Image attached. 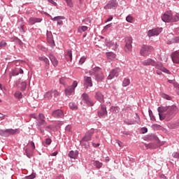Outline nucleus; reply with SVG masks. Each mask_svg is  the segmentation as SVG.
<instances>
[{"mask_svg": "<svg viewBox=\"0 0 179 179\" xmlns=\"http://www.w3.org/2000/svg\"><path fill=\"white\" fill-rule=\"evenodd\" d=\"M95 77H96V80L97 81H102L105 78L102 72L96 74V76Z\"/></svg>", "mask_w": 179, "mask_h": 179, "instance_id": "30", "label": "nucleus"}, {"mask_svg": "<svg viewBox=\"0 0 179 179\" xmlns=\"http://www.w3.org/2000/svg\"><path fill=\"white\" fill-rule=\"evenodd\" d=\"M38 59L40 61L44 62L46 64V67L49 66L50 62H49V59L46 57H45V56L39 57Z\"/></svg>", "mask_w": 179, "mask_h": 179, "instance_id": "28", "label": "nucleus"}, {"mask_svg": "<svg viewBox=\"0 0 179 179\" xmlns=\"http://www.w3.org/2000/svg\"><path fill=\"white\" fill-rule=\"evenodd\" d=\"M153 50V48L150 45H143L140 51L141 55L147 57Z\"/></svg>", "mask_w": 179, "mask_h": 179, "instance_id": "3", "label": "nucleus"}, {"mask_svg": "<svg viewBox=\"0 0 179 179\" xmlns=\"http://www.w3.org/2000/svg\"><path fill=\"white\" fill-rule=\"evenodd\" d=\"M38 125L40 127V129H43V128H45L47 123L45 120H41V121H38Z\"/></svg>", "mask_w": 179, "mask_h": 179, "instance_id": "31", "label": "nucleus"}, {"mask_svg": "<svg viewBox=\"0 0 179 179\" xmlns=\"http://www.w3.org/2000/svg\"><path fill=\"white\" fill-rule=\"evenodd\" d=\"M52 115L54 118H64V112L60 109L53 111Z\"/></svg>", "mask_w": 179, "mask_h": 179, "instance_id": "14", "label": "nucleus"}, {"mask_svg": "<svg viewBox=\"0 0 179 179\" xmlns=\"http://www.w3.org/2000/svg\"><path fill=\"white\" fill-rule=\"evenodd\" d=\"M129 84H130V80H129V79H124V80H123L122 85H123L124 87H127V86H128Z\"/></svg>", "mask_w": 179, "mask_h": 179, "instance_id": "36", "label": "nucleus"}, {"mask_svg": "<svg viewBox=\"0 0 179 179\" xmlns=\"http://www.w3.org/2000/svg\"><path fill=\"white\" fill-rule=\"evenodd\" d=\"M111 27V24H109L105 27V29H108Z\"/></svg>", "mask_w": 179, "mask_h": 179, "instance_id": "64", "label": "nucleus"}, {"mask_svg": "<svg viewBox=\"0 0 179 179\" xmlns=\"http://www.w3.org/2000/svg\"><path fill=\"white\" fill-rule=\"evenodd\" d=\"M93 134H94V133L92 131L87 132L85 134V136L80 141V145H84V146H89V143H87V142L91 141L92 136H93Z\"/></svg>", "mask_w": 179, "mask_h": 179, "instance_id": "5", "label": "nucleus"}, {"mask_svg": "<svg viewBox=\"0 0 179 179\" xmlns=\"http://www.w3.org/2000/svg\"><path fill=\"white\" fill-rule=\"evenodd\" d=\"M48 1H49L50 3H52L53 5L57 6V3L55 2L53 0H48Z\"/></svg>", "mask_w": 179, "mask_h": 179, "instance_id": "59", "label": "nucleus"}, {"mask_svg": "<svg viewBox=\"0 0 179 179\" xmlns=\"http://www.w3.org/2000/svg\"><path fill=\"white\" fill-rule=\"evenodd\" d=\"M162 21L165 23H173L179 21V15H173L171 11H166L162 17Z\"/></svg>", "mask_w": 179, "mask_h": 179, "instance_id": "1", "label": "nucleus"}, {"mask_svg": "<svg viewBox=\"0 0 179 179\" xmlns=\"http://www.w3.org/2000/svg\"><path fill=\"white\" fill-rule=\"evenodd\" d=\"M173 43H179V36H176L173 38Z\"/></svg>", "mask_w": 179, "mask_h": 179, "instance_id": "50", "label": "nucleus"}, {"mask_svg": "<svg viewBox=\"0 0 179 179\" xmlns=\"http://www.w3.org/2000/svg\"><path fill=\"white\" fill-rule=\"evenodd\" d=\"M94 166H96V169H100L103 166V163L99 161H94Z\"/></svg>", "mask_w": 179, "mask_h": 179, "instance_id": "32", "label": "nucleus"}, {"mask_svg": "<svg viewBox=\"0 0 179 179\" xmlns=\"http://www.w3.org/2000/svg\"><path fill=\"white\" fill-rule=\"evenodd\" d=\"M66 60L69 62H71L72 61V50H67V53H66Z\"/></svg>", "mask_w": 179, "mask_h": 179, "instance_id": "27", "label": "nucleus"}, {"mask_svg": "<svg viewBox=\"0 0 179 179\" xmlns=\"http://www.w3.org/2000/svg\"><path fill=\"white\" fill-rule=\"evenodd\" d=\"M63 19H65V17L63 16H57V17H55L54 18H52V20L54 22H57V24L59 25H62L63 22L62 20Z\"/></svg>", "mask_w": 179, "mask_h": 179, "instance_id": "24", "label": "nucleus"}, {"mask_svg": "<svg viewBox=\"0 0 179 179\" xmlns=\"http://www.w3.org/2000/svg\"><path fill=\"white\" fill-rule=\"evenodd\" d=\"M141 131L143 134H146L148 132V129L147 128H142Z\"/></svg>", "mask_w": 179, "mask_h": 179, "instance_id": "54", "label": "nucleus"}, {"mask_svg": "<svg viewBox=\"0 0 179 179\" xmlns=\"http://www.w3.org/2000/svg\"><path fill=\"white\" fill-rule=\"evenodd\" d=\"M101 69H100V67H94V69H92V70L90 71V75H95V77L96 76V75H98L99 73H101Z\"/></svg>", "mask_w": 179, "mask_h": 179, "instance_id": "21", "label": "nucleus"}, {"mask_svg": "<svg viewBox=\"0 0 179 179\" xmlns=\"http://www.w3.org/2000/svg\"><path fill=\"white\" fill-rule=\"evenodd\" d=\"M126 45L124 46V50L126 52H130L132 51V38L127 37L125 39Z\"/></svg>", "mask_w": 179, "mask_h": 179, "instance_id": "7", "label": "nucleus"}, {"mask_svg": "<svg viewBox=\"0 0 179 179\" xmlns=\"http://www.w3.org/2000/svg\"><path fill=\"white\" fill-rule=\"evenodd\" d=\"M30 117H31V118H34L35 120H36V114H31V115H30Z\"/></svg>", "mask_w": 179, "mask_h": 179, "instance_id": "60", "label": "nucleus"}, {"mask_svg": "<svg viewBox=\"0 0 179 179\" xmlns=\"http://www.w3.org/2000/svg\"><path fill=\"white\" fill-rule=\"evenodd\" d=\"M36 178V173H33L29 175V176H27V179H34Z\"/></svg>", "mask_w": 179, "mask_h": 179, "instance_id": "47", "label": "nucleus"}, {"mask_svg": "<svg viewBox=\"0 0 179 179\" xmlns=\"http://www.w3.org/2000/svg\"><path fill=\"white\" fill-rule=\"evenodd\" d=\"M52 143V140L50 138H46L45 140V143L48 145H50Z\"/></svg>", "mask_w": 179, "mask_h": 179, "instance_id": "49", "label": "nucleus"}, {"mask_svg": "<svg viewBox=\"0 0 179 179\" xmlns=\"http://www.w3.org/2000/svg\"><path fill=\"white\" fill-rule=\"evenodd\" d=\"M81 100L82 101H83L84 103H85L87 105H89L90 106H94V103L92 101L91 98L90 97V96L88 95V94L86 93H83L81 95Z\"/></svg>", "mask_w": 179, "mask_h": 179, "instance_id": "8", "label": "nucleus"}, {"mask_svg": "<svg viewBox=\"0 0 179 179\" xmlns=\"http://www.w3.org/2000/svg\"><path fill=\"white\" fill-rule=\"evenodd\" d=\"M49 58L50 59L52 64L54 65L55 67L57 66L58 65V60L56 59V57L53 55H50Z\"/></svg>", "mask_w": 179, "mask_h": 179, "instance_id": "26", "label": "nucleus"}, {"mask_svg": "<svg viewBox=\"0 0 179 179\" xmlns=\"http://www.w3.org/2000/svg\"><path fill=\"white\" fill-rule=\"evenodd\" d=\"M57 154H58V152H57V151H55V152H54L53 153L51 154V156L55 157V156L57 155Z\"/></svg>", "mask_w": 179, "mask_h": 179, "instance_id": "58", "label": "nucleus"}, {"mask_svg": "<svg viewBox=\"0 0 179 179\" xmlns=\"http://www.w3.org/2000/svg\"><path fill=\"white\" fill-rule=\"evenodd\" d=\"M15 96L16 98L20 99V98H22V93L17 92H16V93L15 94Z\"/></svg>", "mask_w": 179, "mask_h": 179, "instance_id": "46", "label": "nucleus"}, {"mask_svg": "<svg viewBox=\"0 0 179 179\" xmlns=\"http://www.w3.org/2000/svg\"><path fill=\"white\" fill-rule=\"evenodd\" d=\"M162 31V28H156L148 31V36L150 38L152 36H158Z\"/></svg>", "mask_w": 179, "mask_h": 179, "instance_id": "10", "label": "nucleus"}, {"mask_svg": "<svg viewBox=\"0 0 179 179\" xmlns=\"http://www.w3.org/2000/svg\"><path fill=\"white\" fill-rule=\"evenodd\" d=\"M161 59L162 61L164 62H167L168 61V55H164L161 57Z\"/></svg>", "mask_w": 179, "mask_h": 179, "instance_id": "40", "label": "nucleus"}, {"mask_svg": "<svg viewBox=\"0 0 179 179\" xmlns=\"http://www.w3.org/2000/svg\"><path fill=\"white\" fill-rule=\"evenodd\" d=\"M113 19V17H110L107 19V20L106 21V22H111Z\"/></svg>", "mask_w": 179, "mask_h": 179, "instance_id": "56", "label": "nucleus"}, {"mask_svg": "<svg viewBox=\"0 0 179 179\" xmlns=\"http://www.w3.org/2000/svg\"><path fill=\"white\" fill-rule=\"evenodd\" d=\"M42 22L41 18H37V17H30L29 20V22L30 23L31 25H34L36 23H41Z\"/></svg>", "mask_w": 179, "mask_h": 179, "instance_id": "20", "label": "nucleus"}, {"mask_svg": "<svg viewBox=\"0 0 179 179\" xmlns=\"http://www.w3.org/2000/svg\"><path fill=\"white\" fill-rule=\"evenodd\" d=\"M6 45H7V43H6V41H1L0 42V48H6Z\"/></svg>", "mask_w": 179, "mask_h": 179, "instance_id": "38", "label": "nucleus"}, {"mask_svg": "<svg viewBox=\"0 0 179 179\" xmlns=\"http://www.w3.org/2000/svg\"><path fill=\"white\" fill-rule=\"evenodd\" d=\"M95 98L100 103H104V96L102 94L101 92H96Z\"/></svg>", "mask_w": 179, "mask_h": 179, "instance_id": "22", "label": "nucleus"}, {"mask_svg": "<svg viewBox=\"0 0 179 179\" xmlns=\"http://www.w3.org/2000/svg\"><path fill=\"white\" fill-rule=\"evenodd\" d=\"M126 21L129 23H132L133 21H134V18L131 16V15H128L127 17H126Z\"/></svg>", "mask_w": 179, "mask_h": 179, "instance_id": "37", "label": "nucleus"}, {"mask_svg": "<svg viewBox=\"0 0 179 179\" xmlns=\"http://www.w3.org/2000/svg\"><path fill=\"white\" fill-rule=\"evenodd\" d=\"M86 59H87V57H82L80 59V60H79V64H80V65H82L83 64H84L85 62L86 61Z\"/></svg>", "mask_w": 179, "mask_h": 179, "instance_id": "41", "label": "nucleus"}, {"mask_svg": "<svg viewBox=\"0 0 179 179\" xmlns=\"http://www.w3.org/2000/svg\"><path fill=\"white\" fill-rule=\"evenodd\" d=\"M155 66L157 69L166 73H170L169 70H167V69H165V67L163 66L161 62H155Z\"/></svg>", "mask_w": 179, "mask_h": 179, "instance_id": "16", "label": "nucleus"}, {"mask_svg": "<svg viewBox=\"0 0 179 179\" xmlns=\"http://www.w3.org/2000/svg\"><path fill=\"white\" fill-rule=\"evenodd\" d=\"M172 157L179 159V153L178 152H173V153H172Z\"/></svg>", "mask_w": 179, "mask_h": 179, "instance_id": "44", "label": "nucleus"}, {"mask_svg": "<svg viewBox=\"0 0 179 179\" xmlns=\"http://www.w3.org/2000/svg\"><path fill=\"white\" fill-rule=\"evenodd\" d=\"M31 148L33 150L35 149V145H34V143L33 141L31 142Z\"/></svg>", "mask_w": 179, "mask_h": 179, "instance_id": "62", "label": "nucleus"}, {"mask_svg": "<svg viewBox=\"0 0 179 179\" xmlns=\"http://www.w3.org/2000/svg\"><path fill=\"white\" fill-rule=\"evenodd\" d=\"M38 120H39V121H45V116H44V115L42 114V113H40V114H39V116H38Z\"/></svg>", "mask_w": 179, "mask_h": 179, "instance_id": "42", "label": "nucleus"}, {"mask_svg": "<svg viewBox=\"0 0 179 179\" xmlns=\"http://www.w3.org/2000/svg\"><path fill=\"white\" fill-rule=\"evenodd\" d=\"M6 117H8V115H3V114L0 113V119L1 120H5V118H6Z\"/></svg>", "mask_w": 179, "mask_h": 179, "instance_id": "52", "label": "nucleus"}, {"mask_svg": "<svg viewBox=\"0 0 179 179\" xmlns=\"http://www.w3.org/2000/svg\"><path fill=\"white\" fill-rule=\"evenodd\" d=\"M136 116H137V121H136V122H137V124H141V120H140V117H139V116L137 115V113H136Z\"/></svg>", "mask_w": 179, "mask_h": 179, "instance_id": "57", "label": "nucleus"}, {"mask_svg": "<svg viewBox=\"0 0 179 179\" xmlns=\"http://www.w3.org/2000/svg\"><path fill=\"white\" fill-rule=\"evenodd\" d=\"M71 129H72V127H71V125H67V126H66V131L71 132Z\"/></svg>", "mask_w": 179, "mask_h": 179, "instance_id": "48", "label": "nucleus"}, {"mask_svg": "<svg viewBox=\"0 0 179 179\" xmlns=\"http://www.w3.org/2000/svg\"><path fill=\"white\" fill-rule=\"evenodd\" d=\"M19 73H23V70H22V69H16V70H13V73H11L13 76H16L19 75Z\"/></svg>", "mask_w": 179, "mask_h": 179, "instance_id": "29", "label": "nucleus"}, {"mask_svg": "<svg viewBox=\"0 0 179 179\" xmlns=\"http://www.w3.org/2000/svg\"><path fill=\"white\" fill-rule=\"evenodd\" d=\"M143 66H155L156 65V62L150 58H148L145 60H143L141 62Z\"/></svg>", "mask_w": 179, "mask_h": 179, "instance_id": "15", "label": "nucleus"}, {"mask_svg": "<svg viewBox=\"0 0 179 179\" xmlns=\"http://www.w3.org/2000/svg\"><path fill=\"white\" fill-rule=\"evenodd\" d=\"M171 57L173 63L179 64V52L176 51L172 53Z\"/></svg>", "mask_w": 179, "mask_h": 179, "instance_id": "19", "label": "nucleus"}, {"mask_svg": "<svg viewBox=\"0 0 179 179\" xmlns=\"http://www.w3.org/2000/svg\"><path fill=\"white\" fill-rule=\"evenodd\" d=\"M149 115H150V120H151L152 121H155V116L153 115V113H152V111L151 110H149Z\"/></svg>", "mask_w": 179, "mask_h": 179, "instance_id": "39", "label": "nucleus"}, {"mask_svg": "<svg viewBox=\"0 0 179 179\" xmlns=\"http://www.w3.org/2000/svg\"><path fill=\"white\" fill-rule=\"evenodd\" d=\"M106 56L109 59H115V54L113 52H106Z\"/></svg>", "mask_w": 179, "mask_h": 179, "instance_id": "33", "label": "nucleus"}, {"mask_svg": "<svg viewBox=\"0 0 179 179\" xmlns=\"http://www.w3.org/2000/svg\"><path fill=\"white\" fill-rule=\"evenodd\" d=\"M84 86L86 90L93 86V83L90 77H84Z\"/></svg>", "mask_w": 179, "mask_h": 179, "instance_id": "12", "label": "nucleus"}, {"mask_svg": "<svg viewBox=\"0 0 179 179\" xmlns=\"http://www.w3.org/2000/svg\"><path fill=\"white\" fill-rule=\"evenodd\" d=\"M162 96H163L164 99H167V100H171V96H169V95H166V94H163Z\"/></svg>", "mask_w": 179, "mask_h": 179, "instance_id": "51", "label": "nucleus"}, {"mask_svg": "<svg viewBox=\"0 0 179 179\" xmlns=\"http://www.w3.org/2000/svg\"><path fill=\"white\" fill-rule=\"evenodd\" d=\"M58 96H59V92L55 90H52L46 92L45 94L44 95V97L45 99L48 100H50V99L55 100V99Z\"/></svg>", "mask_w": 179, "mask_h": 179, "instance_id": "4", "label": "nucleus"}, {"mask_svg": "<svg viewBox=\"0 0 179 179\" xmlns=\"http://www.w3.org/2000/svg\"><path fill=\"white\" fill-rule=\"evenodd\" d=\"M78 151L77 150H71L70 151V152H69V157L71 158V159H76L78 158Z\"/></svg>", "mask_w": 179, "mask_h": 179, "instance_id": "23", "label": "nucleus"}, {"mask_svg": "<svg viewBox=\"0 0 179 179\" xmlns=\"http://www.w3.org/2000/svg\"><path fill=\"white\" fill-rule=\"evenodd\" d=\"M78 86V82L73 81L71 86L67 87L66 90H64V93L66 94V96H71L74 92L76 87Z\"/></svg>", "mask_w": 179, "mask_h": 179, "instance_id": "6", "label": "nucleus"}, {"mask_svg": "<svg viewBox=\"0 0 179 179\" xmlns=\"http://www.w3.org/2000/svg\"><path fill=\"white\" fill-rule=\"evenodd\" d=\"M69 106H70V108H71L72 110L78 109L77 103L71 102V103H70V104H69Z\"/></svg>", "mask_w": 179, "mask_h": 179, "instance_id": "35", "label": "nucleus"}, {"mask_svg": "<svg viewBox=\"0 0 179 179\" xmlns=\"http://www.w3.org/2000/svg\"><path fill=\"white\" fill-rule=\"evenodd\" d=\"M66 3H67V6H69V7L72 8L73 6L72 0H67L66 1Z\"/></svg>", "mask_w": 179, "mask_h": 179, "instance_id": "43", "label": "nucleus"}, {"mask_svg": "<svg viewBox=\"0 0 179 179\" xmlns=\"http://www.w3.org/2000/svg\"><path fill=\"white\" fill-rule=\"evenodd\" d=\"M48 43L50 45L52 48L55 47V41L53 40V36L51 32H48L47 34Z\"/></svg>", "mask_w": 179, "mask_h": 179, "instance_id": "17", "label": "nucleus"}, {"mask_svg": "<svg viewBox=\"0 0 179 179\" xmlns=\"http://www.w3.org/2000/svg\"><path fill=\"white\" fill-rule=\"evenodd\" d=\"M65 78H62L60 79V83L62 84V85H65Z\"/></svg>", "mask_w": 179, "mask_h": 179, "instance_id": "55", "label": "nucleus"}, {"mask_svg": "<svg viewBox=\"0 0 179 179\" xmlns=\"http://www.w3.org/2000/svg\"><path fill=\"white\" fill-rule=\"evenodd\" d=\"M118 6V3L115 0H111L107 5L105 6V9H114Z\"/></svg>", "mask_w": 179, "mask_h": 179, "instance_id": "13", "label": "nucleus"}, {"mask_svg": "<svg viewBox=\"0 0 179 179\" xmlns=\"http://www.w3.org/2000/svg\"><path fill=\"white\" fill-rule=\"evenodd\" d=\"M27 87V83L23 82L21 83V90H24Z\"/></svg>", "mask_w": 179, "mask_h": 179, "instance_id": "45", "label": "nucleus"}, {"mask_svg": "<svg viewBox=\"0 0 179 179\" xmlns=\"http://www.w3.org/2000/svg\"><path fill=\"white\" fill-rule=\"evenodd\" d=\"M121 72V69H114L113 70H111V71L110 72V74L108 77V80H112L115 78L118 77V76L120 75V73Z\"/></svg>", "mask_w": 179, "mask_h": 179, "instance_id": "9", "label": "nucleus"}, {"mask_svg": "<svg viewBox=\"0 0 179 179\" xmlns=\"http://www.w3.org/2000/svg\"><path fill=\"white\" fill-rule=\"evenodd\" d=\"M106 45L113 50H115L117 48H118V44L117 42L106 41Z\"/></svg>", "mask_w": 179, "mask_h": 179, "instance_id": "18", "label": "nucleus"}, {"mask_svg": "<svg viewBox=\"0 0 179 179\" xmlns=\"http://www.w3.org/2000/svg\"><path fill=\"white\" fill-rule=\"evenodd\" d=\"M88 27L87 26H81L79 27L78 29V31L79 33L85 32L87 30Z\"/></svg>", "mask_w": 179, "mask_h": 179, "instance_id": "34", "label": "nucleus"}, {"mask_svg": "<svg viewBox=\"0 0 179 179\" xmlns=\"http://www.w3.org/2000/svg\"><path fill=\"white\" fill-rule=\"evenodd\" d=\"M98 115L99 118H103V117L108 115V111L106 106L101 105V110L98 112Z\"/></svg>", "mask_w": 179, "mask_h": 179, "instance_id": "11", "label": "nucleus"}, {"mask_svg": "<svg viewBox=\"0 0 179 179\" xmlns=\"http://www.w3.org/2000/svg\"><path fill=\"white\" fill-rule=\"evenodd\" d=\"M92 144L94 148H98L100 146V143H95L92 142Z\"/></svg>", "mask_w": 179, "mask_h": 179, "instance_id": "53", "label": "nucleus"}, {"mask_svg": "<svg viewBox=\"0 0 179 179\" xmlns=\"http://www.w3.org/2000/svg\"><path fill=\"white\" fill-rule=\"evenodd\" d=\"M117 145H119V147H122V142H121L120 141H117Z\"/></svg>", "mask_w": 179, "mask_h": 179, "instance_id": "61", "label": "nucleus"}, {"mask_svg": "<svg viewBox=\"0 0 179 179\" xmlns=\"http://www.w3.org/2000/svg\"><path fill=\"white\" fill-rule=\"evenodd\" d=\"M173 106H161L158 108V111H159V118L160 120L162 121L163 120H164V118L166 117V116L167 115H171V111L173 110Z\"/></svg>", "mask_w": 179, "mask_h": 179, "instance_id": "2", "label": "nucleus"}, {"mask_svg": "<svg viewBox=\"0 0 179 179\" xmlns=\"http://www.w3.org/2000/svg\"><path fill=\"white\" fill-rule=\"evenodd\" d=\"M40 131L43 135H45V131L42 128H40Z\"/></svg>", "mask_w": 179, "mask_h": 179, "instance_id": "63", "label": "nucleus"}, {"mask_svg": "<svg viewBox=\"0 0 179 179\" xmlns=\"http://www.w3.org/2000/svg\"><path fill=\"white\" fill-rule=\"evenodd\" d=\"M5 133L8 134L9 135H16V134H19L20 130L19 129H6Z\"/></svg>", "mask_w": 179, "mask_h": 179, "instance_id": "25", "label": "nucleus"}]
</instances>
